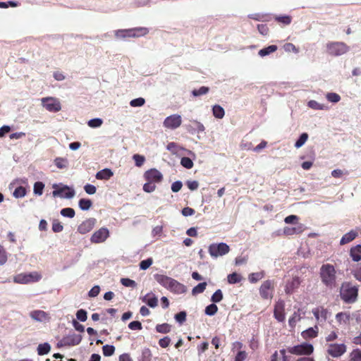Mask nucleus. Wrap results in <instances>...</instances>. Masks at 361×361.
Listing matches in <instances>:
<instances>
[{
    "label": "nucleus",
    "instance_id": "f257e3e1",
    "mask_svg": "<svg viewBox=\"0 0 361 361\" xmlns=\"http://www.w3.org/2000/svg\"><path fill=\"white\" fill-rule=\"evenodd\" d=\"M319 277L326 288L332 289L336 286V270L333 264H322L319 269Z\"/></svg>",
    "mask_w": 361,
    "mask_h": 361
},
{
    "label": "nucleus",
    "instance_id": "f03ea898",
    "mask_svg": "<svg viewBox=\"0 0 361 361\" xmlns=\"http://www.w3.org/2000/svg\"><path fill=\"white\" fill-rule=\"evenodd\" d=\"M156 281L162 286L175 293L181 294L186 292V287L176 280L162 274L155 275Z\"/></svg>",
    "mask_w": 361,
    "mask_h": 361
},
{
    "label": "nucleus",
    "instance_id": "7ed1b4c3",
    "mask_svg": "<svg viewBox=\"0 0 361 361\" xmlns=\"http://www.w3.org/2000/svg\"><path fill=\"white\" fill-rule=\"evenodd\" d=\"M358 295V288L350 282H345L340 290L341 298L346 303H353Z\"/></svg>",
    "mask_w": 361,
    "mask_h": 361
},
{
    "label": "nucleus",
    "instance_id": "20e7f679",
    "mask_svg": "<svg viewBox=\"0 0 361 361\" xmlns=\"http://www.w3.org/2000/svg\"><path fill=\"white\" fill-rule=\"evenodd\" d=\"M149 30L146 27H135L131 29L118 30L116 32L115 36L117 38L124 39L126 37H140L146 35Z\"/></svg>",
    "mask_w": 361,
    "mask_h": 361
},
{
    "label": "nucleus",
    "instance_id": "39448f33",
    "mask_svg": "<svg viewBox=\"0 0 361 361\" xmlns=\"http://www.w3.org/2000/svg\"><path fill=\"white\" fill-rule=\"evenodd\" d=\"M288 351L289 354L294 355L308 357L313 353L314 346L310 343L304 342L296 345L288 346Z\"/></svg>",
    "mask_w": 361,
    "mask_h": 361
},
{
    "label": "nucleus",
    "instance_id": "423d86ee",
    "mask_svg": "<svg viewBox=\"0 0 361 361\" xmlns=\"http://www.w3.org/2000/svg\"><path fill=\"white\" fill-rule=\"evenodd\" d=\"M42 275L37 271L30 273H20L13 276V282L20 284H27L38 282Z\"/></svg>",
    "mask_w": 361,
    "mask_h": 361
},
{
    "label": "nucleus",
    "instance_id": "0eeeda50",
    "mask_svg": "<svg viewBox=\"0 0 361 361\" xmlns=\"http://www.w3.org/2000/svg\"><path fill=\"white\" fill-rule=\"evenodd\" d=\"M348 51L349 47L344 42H331L326 44V51L331 56H341Z\"/></svg>",
    "mask_w": 361,
    "mask_h": 361
},
{
    "label": "nucleus",
    "instance_id": "6e6552de",
    "mask_svg": "<svg viewBox=\"0 0 361 361\" xmlns=\"http://www.w3.org/2000/svg\"><path fill=\"white\" fill-rule=\"evenodd\" d=\"M230 251L229 246L224 243H213L209 247V253L213 257L224 255Z\"/></svg>",
    "mask_w": 361,
    "mask_h": 361
},
{
    "label": "nucleus",
    "instance_id": "1a4fd4ad",
    "mask_svg": "<svg viewBox=\"0 0 361 361\" xmlns=\"http://www.w3.org/2000/svg\"><path fill=\"white\" fill-rule=\"evenodd\" d=\"M347 350V347L344 343H329L327 345L326 353L332 357H340Z\"/></svg>",
    "mask_w": 361,
    "mask_h": 361
},
{
    "label": "nucleus",
    "instance_id": "9d476101",
    "mask_svg": "<svg viewBox=\"0 0 361 361\" xmlns=\"http://www.w3.org/2000/svg\"><path fill=\"white\" fill-rule=\"evenodd\" d=\"M274 289V281L267 280L262 283L259 288V295L264 300L271 299Z\"/></svg>",
    "mask_w": 361,
    "mask_h": 361
},
{
    "label": "nucleus",
    "instance_id": "9b49d317",
    "mask_svg": "<svg viewBox=\"0 0 361 361\" xmlns=\"http://www.w3.org/2000/svg\"><path fill=\"white\" fill-rule=\"evenodd\" d=\"M182 123L181 116L178 114H173L167 116L164 122L163 126L168 129L174 130L180 126Z\"/></svg>",
    "mask_w": 361,
    "mask_h": 361
},
{
    "label": "nucleus",
    "instance_id": "f8f14e48",
    "mask_svg": "<svg viewBox=\"0 0 361 361\" xmlns=\"http://www.w3.org/2000/svg\"><path fill=\"white\" fill-rule=\"evenodd\" d=\"M42 102L44 107L50 112H58L61 109L60 102L53 97L43 98Z\"/></svg>",
    "mask_w": 361,
    "mask_h": 361
},
{
    "label": "nucleus",
    "instance_id": "ddd939ff",
    "mask_svg": "<svg viewBox=\"0 0 361 361\" xmlns=\"http://www.w3.org/2000/svg\"><path fill=\"white\" fill-rule=\"evenodd\" d=\"M109 236V231L106 228H101L96 231L91 236L90 241L92 243H101L104 242Z\"/></svg>",
    "mask_w": 361,
    "mask_h": 361
},
{
    "label": "nucleus",
    "instance_id": "4468645a",
    "mask_svg": "<svg viewBox=\"0 0 361 361\" xmlns=\"http://www.w3.org/2000/svg\"><path fill=\"white\" fill-rule=\"evenodd\" d=\"M274 317L279 322L285 321V302L283 300H280L275 303Z\"/></svg>",
    "mask_w": 361,
    "mask_h": 361
},
{
    "label": "nucleus",
    "instance_id": "2eb2a0df",
    "mask_svg": "<svg viewBox=\"0 0 361 361\" xmlns=\"http://www.w3.org/2000/svg\"><path fill=\"white\" fill-rule=\"evenodd\" d=\"M145 179L148 182L158 183L162 181L163 176L160 171L156 169H151L144 173Z\"/></svg>",
    "mask_w": 361,
    "mask_h": 361
},
{
    "label": "nucleus",
    "instance_id": "dca6fc26",
    "mask_svg": "<svg viewBox=\"0 0 361 361\" xmlns=\"http://www.w3.org/2000/svg\"><path fill=\"white\" fill-rule=\"evenodd\" d=\"M97 223V220L94 218H89L83 221L77 228V231L80 234H86L90 232Z\"/></svg>",
    "mask_w": 361,
    "mask_h": 361
},
{
    "label": "nucleus",
    "instance_id": "f3484780",
    "mask_svg": "<svg viewBox=\"0 0 361 361\" xmlns=\"http://www.w3.org/2000/svg\"><path fill=\"white\" fill-rule=\"evenodd\" d=\"M302 280L299 276H293L291 279L288 280L285 286V292L288 295L293 294L301 284Z\"/></svg>",
    "mask_w": 361,
    "mask_h": 361
},
{
    "label": "nucleus",
    "instance_id": "a211bd4d",
    "mask_svg": "<svg viewBox=\"0 0 361 361\" xmlns=\"http://www.w3.org/2000/svg\"><path fill=\"white\" fill-rule=\"evenodd\" d=\"M82 340V336L75 334L63 337L60 341L63 346H73L78 345Z\"/></svg>",
    "mask_w": 361,
    "mask_h": 361
},
{
    "label": "nucleus",
    "instance_id": "6ab92c4d",
    "mask_svg": "<svg viewBox=\"0 0 361 361\" xmlns=\"http://www.w3.org/2000/svg\"><path fill=\"white\" fill-rule=\"evenodd\" d=\"M312 313L319 322H324L330 314L327 309L322 306L314 308Z\"/></svg>",
    "mask_w": 361,
    "mask_h": 361
},
{
    "label": "nucleus",
    "instance_id": "aec40b11",
    "mask_svg": "<svg viewBox=\"0 0 361 361\" xmlns=\"http://www.w3.org/2000/svg\"><path fill=\"white\" fill-rule=\"evenodd\" d=\"M53 195L54 197L61 195L66 198H71L75 195V192L68 186H64L59 190H54Z\"/></svg>",
    "mask_w": 361,
    "mask_h": 361
},
{
    "label": "nucleus",
    "instance_id": "412c9836",
    "mask_svg": "<svg viewBox=\"0 0 361 361\" xmlns=\"http://www.w3.org/2000/svg\"><path fill=\"white\" fill-rule=\"evenodd\" d=\"M30 317L32 319L40 322H44L49 319V314L46 312L39 310L30 312Z\"/></svg>",
    "mask_w": 361,
    "mask_h": 361
},
{
    "label": "nucleus",
    "instance_id": "4be33fe9",
    "mask_svg": "<svg viewBox=\"0 0 361 361\" xmlns=\"http://www.w3.org/2000/svg\"><path fill=\"white\" fill-rule=\"evenodd\" d=\"M305 231V226L302 224H298L295 227H285L283 233L286 235H292L294 234H300Z\"/></svg>",
    "mask_w": 361,
    "mask_h": 361
},
{
    "label": "nucleus",
    "instance_id": "5701e85b",
    "mask_svg": "<svg viewBox=\"0 0 361 361\" xmlns=\"http://www.w3.org/2000/svg\"><path fill=\"white\" fill-rule=\"evenodd\" d=\"M350 255L353 260L359 262L361 260V245H357L353 247L350 250Z\"/></svg>",
    "mask_w": 361,
    "mask_h": 361
},
{
    "label": "nucleus",
    "instance_id": "b1692460",
    "mask_svg": "<svg viewBox=\"0 0 361 361\" xmlns=\"http://www.w3.org/2000/svg\"><path fill=\"white\" fill-rule=\"evenodd\" d=\"M318 335V328L315 326L314 328L310 327L308 329L303 331L302 332V336L305 339L307 338H316Z\"/></svg>",
    "mask_w": 361,
    "mask_h": 361
},
{
    "label": "nucleus",
    "instance_id": "393cba45",
    "mask_svg": "<svg viewBox=\"0 0 361 361\" xmlns=\"http://www.w3.org/2000/svg\"><path fill=\"white\" fill-rule=\"evenodd\" d=\"M113 175L114 173L111 169H104L98 171L95 177L98 180H109Z\"/></svg>",
    "mask_w": 361,
    "mask_h": 361
},
{
    "label": "nucleus",
    "instance_id": "a878e982",
    "mask_svg": "<svg viewBox=\"0 0 361 361\" xmlns=\"http://www.w3.org/2000/svg\"><path fill=\"white\" fill-rule=\"evenodd\" d=\"M357 236V232L355 231H350L348 233L343 235L341 239L340 243L341 245L347 244L353 241Z\"/></svg>",
    "mask_w": 361,
    "mask_h": 361
},
{
    "label": "nucleus",
    "instance_id": "bb28decb",
    "mask_svg": "<svg viewBox=\"0 0 361 361\" xmlns=\"http://www.w3.org/2000/svg\"><path fill=\"white\" fill-rule=\"evenodd\" d=\"M350 315L348 312H338L336 315V319L339 324H347L349 323Z\"/></svg>",
    "mask_w": 361,
    "mask_h": 361
},
{
    "label": "nucleus",
    "instance_id": "cd10ccee",
    "mask_svg": "<svg viewBox=\"0 0 361 361\" xmlns=\"http://www.w3.org/2000/svg\"><path fill=\"white\" fill-rule=\"evenodd\" d=\"M55 166L59 169H66L68 166V160L63 157H56L54 160Z\"/></svg>",
    "mask_w": 361,
    "mask_h": 361
},
{
    "label": "nucleus",
    "instance_id": "c85d7f7f",
    "mask_svg": "<svg viewBox=\"0 0 361 361\" xmlns=\"http://www.w3.org/2000/svg\"><path fill=\"white\" fill-rule=\"evenodd\" d=\"M278 47L276 45H270L267 47L263 48L260 49L258 52V54L262 56H266L271 53L275 52L277 50Z\"/></svg>",
    "mask_w": 361,
    "mask_h": 361
},
{
    "label": "nucleus",
    "instance_id": "c756f323",
    "mask_svg": "<svg viewBox=\"0 0 361 361\" xmlns=\"http://www.w3.org/2000/svg\"><path fill=\"white\" fill-rule=\"evenodd\" d=\"M242 276L236 272L228 274L227 276L228 283L230 284L239 283L242 281Z\"/></svg>",
    "mask_w": 361,
    "mask_h": 361
},
{
    "label": "nucleus",
    "instance_id": "7c9ffc66",
    "mask_svg": "<svg viewBox=\"0 0 361 361\" xmlns=\"http://www.w3.org/2000/svg\"><path fill=\"white\" fill-rule=\"evenodd\" d=\"M212 112L214 117L216 118H222L225 115V111L223 107L220 105L216 104L212 108Z\"/></svg>",
    "mask_w": 361,
    "mask_h": 361
},
{
    "label": "nucleus",
    "instance_id": "2f4dec72",
    "mask_svg": "<svg viewBox=\"0 0 361 361\" xmlns=\"http://www.w3.org/2000/svg\"><path fill=\"white\" fill-rule=\"evenodd\" d=\"M264 276V272H255L250 274L248 276V280L250 283H255L263 279Z\"/></svg>",
    "mask_w": 361,
    "mask_h": 361
},
{
    "label": "nucleus",
    "instance_id": "473e14b6",
    "mask_svg": "<svg viewBox=\"0 0 361 361\" xmlns=\"http://www.w3.org/2000/svg\"><path fill=\"white\" fill-rule=\"evenodd\" d=\"M51 350V346L48 343L39 344L37 347V353L39 355L47 354Z\"/></svg>",
    "mask_w": 361,
    "mask_h": 361
},
{
    "label": "nucleus",
    "instance_id": "72a5a7b5",
    "mask_svg": "<svg viewBox=\"0 0 361 361\" xmlns=\"http://www.w3.org/2000/svg\"><path fill=\"white\" fill-rule=\"evenodd\" d=\"M79 207L82 210H88L92 205V202L89 199L82 198L78 202Z\"/></svg>",
    "mask_w": 361,
    "mask_h": 361
},
{
    "label": "nucleus",
    "instance_id": "f704fd0d",
    "mask_svg": "<svg viewBox=\"0 0 361 361\" xmlns=\"http://www.w3.org/2000/svg\"><path fill=\"white\" fill-rule=\"evenodd\" d=\"M171 325L167 323L157 324L156 326V331L161 334H167L171 331Z\"/></svg>",
    "mask_w": 361,
    "mask_h": 361
},
{
    "label": "nucleus",
    "instance_id": "c9c22d12",
    "mask_svg": "<svg viewBox=\"0 0 361 361\" xmlns=\"http://www.w3.org/2000/svg\"><path fill=\"white\" fill-rule=\"evenodd\" d=\"M279 354L281 357V361H293L292 354L288 353V347L285 349L280 350Z\"/></svg>",
    "mask_w": 361,
    "mask_h": 361
},
{
    "label": "nucleus",
    "instance_id": "e433bc0d",
    "mask_svg": "<svg viewBox=\"0 0 361 361\" xmlns=\"http://www.w3.org/2000/svg\"><path fill=\"white\" fill-rule=\"evenodd\" d=\"M308 134L307 133H303L300 135L298 140L295 143V147L296 148L301 147L307 140L308 139Z\"/></svg>",
    "mask_w": 361,
    "mask_h": 361
},
{
    "label": "nucleus",
    "instance_id": "4c0bfd02",
    "mask_svg": "<svg viewBox=\"0 0 361 361\" xmlns=\"http://www.w3.org/2000/svg\"><path fill=\"white\" fill-rule=\"evenodd\" d=\"M102 352L104 356H111L115 352V347L111 345H105L102 347Z\"/></svg>",
    "mask_w": 361,
    "mask_h": 361
},
{
    "label": "nucleus",
    "instance_id": "58836bf2",
    "mask_svg": "<svg viewBox=\"0 0 361 361\" xmlns=\"http://www.w3.org/2000/svg\"><path fill=\"white\" fill-rule=\"evenodd\" d=\"M207 287V283L202 282L195 286L192 290V293L193 295L202 293L204 291Z\"/></svg>",
    "mask_w": 361,
    "mask_h": 361
},
{
    "label": "nucleus",
    "instance_id": "ea45409f",
    "mask_svg": "<svg viewBox=\"0 0 361 361\" xmlns=\"http://www.w3.org/2000/svg\"><path fill=\"white\" fill-rule=\"evenodd\" d=\"M61 214L65 217L73 218L75 216V212L73 208L67 207L61 210Z\"/></svg>",
    "mask_w": 361,
    "mask_h": 361
},
{
    "label": "nucleus",
    "instance_id": "a19ab883",
    "mask_svg": "<svg viewBox=\"0 0 361 361\" xmlns=\"http://www.w3.org/2000/svg\"><path fill=\"white\" fill-rule=\"evenodd\" d=\"M218 311V307L215 304H211L206 307L204 312L209 316L214 315Z\"/></svg>",
    "mask_w": 361,
    "mask_h": 361
},
{
    "label": "nucleus",
    "instance_id": "79ce46f5",
    "mask_svg": "<svg viewBox=\"0 0 361 361\" xmlns=\"http://www.w3.org/2000/svg\"><path fill=\"white\" fill-rule=\"evenodd\" d=\"M180 164L187 169H190L193 167V161L190 158L186 157L181 159Z\"/></svg>",
    "mask_w": 361,
    "mask_h": 361
},
{
    "label": "nucleus",
    "instance_id": "37998d69",
    "mask_svg": "<svg viewBox=\"0 0 361 361\" xmlns=\"http://www.w3.org/2000/svg\"><path fill=\"white\" fill-rule=\"evenodd\" d=\"M133 159L135 161V166L137 167L142 166L145 161V157L137 154H134Z\"/></svg>",
    "mask_w": 361,
    "mask_h": 361
},
{
    "label": "nucleus",
    "instance_id": "c03bdc74",
    "mask_svg": "<svg viewBox=\"0 0 361 361\" xmlns=\"http://www.w3.org/2000/svg\"><path fill=\"white\" fill-rule=\"evenodd\" d=\"M26 195V189L23 186L16 188L13 192V196L16 198L23 197Z\"/></svg>",
    "mask_w": 361,
    "mask_h": 361
},
{
    "label": "nucleus",
    "instance_id": "a18cd8bd",
    "mask_svg": "<svg viewBox=\"0 0 361 361\" xmlns=\"http://www.w3.org/2000/svg\"><path fill=\"white\" fill-rule=\"evenodd\" d=\"M44 184L42 182L38 181L34 184V192L36 195H41L43 193Z\"/></svg>",
    "mask_w": 361,
    "mask_h": 361
},
{
    "label": "nucleus",
    "instance_id": "49530a36",
    "mask_svg": "<svg viewBox=\"0 0 361 361\" xmlns=\"http://www.w3.org/2000/svg\"><path fill=\"white\" fill-rule=\"evenodd\" d=\"M209 90V87L202 86L197 90H192V94L195 97H198V96L208 93Z\"/></svg>",
    "mask_w": 361,
    "mask_h": 361
},
{
    "label": "nucleus",
    "instance_id": "de8ad7c7",
    "mask_svg": "<svg viewBox=\"0 0 361 361\" xmlns=\"http://www.w3.org/2000/svg\"><path fill=\"white\" fill-rule=\"evenodd\" d=\"M63 229V226L59 220L54 219L52 222V231L54 233H59L61 232Z\"/></svg>",
    "mask_w": 361,
    "mask_h": 361
},
{
    "label": "nucleus",
    "instance_id": "09e8293b",
    "mask_svg": "<svg viewBox=\"0 0 361 361\" xmlns=\"http://www.w3.org/2000/svg\"><path fill=\"white\" fill-rule=\"evenodd\" d=\"M223 299V293L220 289H218L212 295L211 300L213 302H219Z\"/></svg>",
    "mask_w": 361,
    "mask_h": 361
},
{
    "label": "nucleus",
    "instance_id": "8fccbe9b",
    "mask_svg": "<svg viewBox=\"0 0 361 361\" xmlns=\"http://www.w3.org/2000/svg\"><path fill=\"white\" fill-rule=\"evenodd\" d=\"M350 361H361V350L355 349L350 353Z\"/></svg>",
    "mask_w": 361,
    "mask_h": 361
},
{
    "label": "nucleus",
    "instance_id": "3c124183",
    "mask_svg": "<svg viewBox=\"0 0 361 361\" xmlns=\"http://www.w3.org/2000/svg\"><path fill=\"white\" fill-rule=\"evenodd\" d=\"M326 99L331 102L336 103L341 100V97L337 93L330 92L326 94Z\"/></svg>",
    "mask_w": 361,
    "mask_h": 361
},
{
    "label": "nucleus",
    "instance_id": "603ef678",
    "mask_svg": "<svg viewBox=\"0 0 361 361\" xmlns=\"http://www.w3.org/2000/svg\"><path fill=\"white\" fill-rule=\"evenodd\" d=\"M121 283L126 287L135 288L137 285L136 282L132 279L128 278H123L121 279Z\"/></svg>",
    "mask_w": 361,
    "mask_h": 361
},
{
    "label": "nucleus",
    "instance_id": "864d4df0",
    "mask_svg": "<svg viewBox=\"0 0 361 361\" xmlns=\"http://www.w3.org/2000/svg\"><path fill=\"white\" fill-rule=\"evenodd\" d=\"M275 19L277 22L281 23L284 25H289L292 20L290 16H276Z\"/></svg>",
    "mask_w": 361,
    "mask_h": 361
},
{
    "label": "nucleus",
    "instance_id": "5fc2aeb1",
    "mask_svg": "<svg viewBox=\"0 0 361 361\" xmlns=\"http://www.w3.org/2000/svg\"><path fill=\"white\" fill-rule=\"evenodd\" d=\"M7 253L2 245H0V265L4 264L7 262Z\"/></svg>",
    "mask_w": 361,
    "mask_h": 361
},
{
    "label": "nucleus",
    "instance_id": "6e6d98bb",
    "mask_svg": "<svg viewBox=\"0 0 361 361\" xmlns=\"http://www.w3.org/2000/svg\"><path fill=\"white\" fill-rule=\"evenodd\" d=\"M153 263V260L152 258H148L147 259L142 260L140 263V269L142 270H146L148 269Z\"/></svg>",
    "mask_w": 361,
    "mask_h": 361
},
{
    "label": "nucleus",
    "instance_id": "4d7b16f0",
    "mask_svg": "<svg viewBox=\"0 0 361 361\" xmlns=\"http://www.w3.org/2000/svg\"><path fill=\"white\" fill-rule=\"evenodd\" d=\"M76 317L80 322H85L87 319V312L83 309L78 310L76 313Z\"/></svg>",
    "mask_w": 361,
    "mask_h": 361
},
{
    "label": "nucleus",
    "instance_id": "13d9d810",
    "mask_svg": "<svg viewBox=\"0 0 361 361\" xmlns=\"http://www.w3.org/2000/svg\"><path fill=\"white\" fill-rule=\"evenodd\" d=\"M155 189L156 185L152 182L147 181V183H145L143 185V190L146 192H152L154 191Z\"/></svg>",
    "mask_w": 361,
    "mask_h": 361
},
{
    "label": "nucleus",
    "instance_id": "bf43d9fd",
    "mask_svg": "<svg viewBox=\"0 0 361 361\" xmlns=\"http://www.w3.org/2000/svg\"><path fill=\"white\" fill-rule=\"evenodd\" d=\"M145 99L142 97H139L137 99H134L130 101V104L131 106L137 107V106H142L145 104Z\"/></svg>",
    "mask_w": 361,
    "mask_h": 361
},
{
    "label": "nucleus",
    "instance_id": "052dcab7",
    "mask_svg": "<svg viewBox=\"0 0 361 361\" xmlns=\"http://www.w3.org/2000/svg\"><path fill=\"white\" fill-rule=\"evenodd\" d=\"M338 338V333L336 331H331L325 337V341L327 343L336 341Z\"/></svg>",
    "mask_w": 361,
    "mask_h": 361
},
{
    "label": "nucleus",
    "instance_id": "680f3d73",
    "mask_svg": "<svg viewBox=\"0 0 361 361\" xmlns=\"http://www.w3.org/2000/svg\"><path fill=\"white\" fill-rule=\"evenodd\" d=\"M102 123L101 118H93L88 121V126L91 128H98L102 126Z\"/></svg>",
    "mask_w": 361,
    "mask_h": 361
},
{
    "label": "nucleus",
    "instance_id": "e2e57ef3",
    "mask_svg": "<svg viewBox=\"0 0 361 361\" xmlns=\"http://www.w3.org/2000/svg\"><path fill=\"white\" fill-rule=\"evenodd\" d=\"M128 327L131 330H141L142 329V324L139 321L131 322L128 324Z\"/></svg>",
    "mask_w": 361,
    "mask_h": 361
},
{
    "label": "nucleus",
    "instance_id": "0e129e2a",
    "mask_svg": "<svg viewBox=\"0 0 361 361\" xmlns=\"http://www.w3.org/2000/svg\"><path fill=\"white\" fill-rule=\"evenodd\" d=\"M308 106L312 109H323L324 105L319 104L314 100H310L307 104Z\"/></svg>",
    "mask_w": 361,
    "mask_h": 361
},
{
    "label": "nucleus",
    "instance_id": "69168bd1",
    "mask_svg": "<svg viewBox=\"0 0 361 361\" xmlns=\"http://www.w3.org/2000/svg\"><path fill=\"white\" fill-rule=\"evenodd\" d=\"M171 343V338L169 336L164 337L159 341V344L161 348H166Z\"/></svg>",
    "mask_w": 361,
    "mask_h": 361
},
{
    "label": "nucleus",
    "instance_id": "338daca9",
    "mask_svg": "<svg viewBox=\"0 0 361 361\" xmlns=\"http://www.w3.org/2000/svg\"><path fill=\"white\" fill-rule=\"evenodd\" d=\"M186 185L190 190H195L199 187V183L197 180H188Z\"/></svg>",
    "mask_w": 361,
    "mask_h": 361
},
{
    "label": "nucleus",
    "instance_id": "774afa93",
    "mask_svg": "<svg viewBox=\"0 0 361 361\" xmlns=\"http://www.w3.org/2000/svg\"><path fill=\"white\" fill-rule=\"evenodd\" d=\"M246 357L247 353L245 351H239L235 357V361H244Z\"/></svg>",
    "mask_w": 361,
    "mask_h": 361
}]
</instances>
